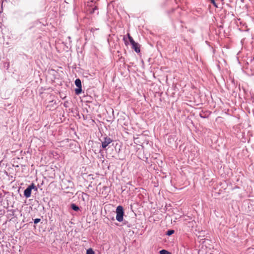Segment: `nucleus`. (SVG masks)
I'll use <instances>...</instances> for the list:
<instances>
[{
  "instance_id": "nucleus-1",
  "label": "nucleus",
  "mask_w": 254,
  "mask_h": 254,
  "mask_svg": "<svg viewBox=\"0 0 254 254\" xmlns=\"http://www.w3.org/2000/svg\"><path fill=\"white\" fill-rule=\"evenodd\" d=\"M116 220L119 222H122L123 221L124 210L122 206H118L116 208Z\"/></svg>"
},
{
  "instance_id": "nucleus-2",
  "label": "nucleus",
  "mask_w": 254,
  "mask_h": 254,
  "mask_svg": "<svg viewBox=\"0 0 254 254\" xmlns=\"http://www.w3.org/2000/svg\"><path fill=\"white\" fill-rule=\"evenodd\" d=\"M113 142V140L109 137H105L102 141V148L107 150L106 147Z\"/></svg>"
},
{
  "instance_id": "nucleus-3",
  "label": "nucleus",
  "mask_w": 254,
  "mask_h": 254,
  "mask_svg": "<svg viewBox=\"0 0 254 254\" xmlns=\"http://www.w3.org/2000/svg\"><path fill=\"white\" fill-rule=\"evenodd\" d=\"M75 84L77 87L75 89V93L76 95H79L82 92V85L81 80L79 78L76 79L75 81Z\"/></svg>"
},
{
  "instance_id": "nucleus-4",
  "label": "nucleus",
  "mask_w": 254,
  "mask_h": 254,
  "mask_svg": "<svg viewBox=\"0 0 254 254\" xmlns=\"http://www.w3.org/2000/svg\"><path fill=\"white\" fill-rule=\"evenodd\" d=\"M132 49L136 52L137 53H139L140 52V46L139 45L135 42L134 44H131Z\"/></svg>"
},
{
  "instance_id": "nucleus-5",
  "label": "nucleus",
  "mask_w": 254,
  "mask_h": 254,
  "mask_svg": "<svg viewBox=\"0 0 254 254\" xmlns=\"http://www.w3.org/2000/svg\"><path fill=\"white\" fill-rule=\"evenodd\" d=\"M31 190L28 187L24 191V195L26 198H29L31 194Z\"/></svg>"
},
{
  "instance_id": "nucleus-6",
  "label": "nucleus",
  "mask_w": 254,
  "mask_h": 254,
  "mask_svg": "<svg viewBox=\"0 0 254 254\" xmlns=\"http://www.w3.org/2000/svg\"><path fill=\"white\" fill-rule=\"evenodd\" d=\"M209 115V112L208 111L204 112L202 111L199 113V116L202 118H206L208 117V115Z\"/></svg>"
},
{
  "instance_id": "nucleus-7",
  "label": "nucleus",
  "mask_w": 254,
  "mask_h": 254,
  "mask_svg": "<svg viewBox=\"0 0 254 254\" xmlns=\"http://www.w3.org/2000/svg\"><path fill=\"white\" fill-rule=\"evenodd\" d=\"M71 208L75 211H77L79 210V207L74 203H72L71 204Z\"/></svg>"
},
{
  "instance_id": "nucleus-8",
  "label": "nucleus",
  "mask_w": 254,
  "mask_h": 254,
  "mask_svg": "<svg viewBox=\"0 0 254 254\" xmlns=\"http://www.w3.org/2000/svg\"><path fill=\"white\" fill-rule=\"evenodd\" d=\"M160 254H171L170 252L166 250H162L159 252Z\"/></svg>"
},
{
  "instance_id": "nucleus-9",
  "label": "nucleus",
  "mask_w": 254,
  "mask_h": 254,
  "mask_svg": "<svg viewBox=\"0 0 254 254\" xmlns=\"http://www.w3.org/2000/svg\"><path fill=\"white\" fill-rule=\"evenodd\" d=\"M29 188L32 190V189L34 190H37V188L35 186V185L32 183L30 186H28Z\"/></svg>"
},
{
  "instance_id": "nucleus-10",
  "label": "nucleus",
  "mask_w": 254,
  "mask_h": 254,
  "mask_svg": "<svg viewBox=\"0 0 254 254\" xmlns=\"http://www.w3.org/2000/svg\"><path fill=\"white\" fill-rule=\"evenodd\" d=\"M128 38L131 45L135 43V41L133 39L132 37L130 36V35L129 34H128Z\"/></svg>"
},
{
  "instance_id": "nucleus-11",
  "label": "nucleus",
  "mask_w": 254,
  "mask_h": 254,
  "mask_svg": "<svg viewBox=\"0 0 254 254\" xmlns=\"http://www.w3.org/2000/svg\"><path fill=\"white\" fill-rule=\"evenodd\" d=\"M175 232L174 230H169L166 232V235L168 236H171L173 234H174Z\"/></svg>"
},
{
  "instance_id": "nucleus-12",
  "label": "nucleus",
  "mask_w": 254,
  "mask_h": 254,
  "mask_svg": "<svg viewBox=\"0 0 254 254\" xmlns=\"http://www.w3.org/2000/svg\"><path fill=\"white\" fill-rule=\"evenodd\" d=\"M86 254H95V253L91 248H90L87 250Z\"/></svg>"
},
{
  "instance_id": "nucleus-13",
  "label": "nucleus",
  "mask_w": 254,
  "mask_h": 254,
  "mask_svg": "<svg viewBox=\"0 0 254 254\" xmlns=\"http://www.w3.org/2000/svg\"><path fill=\"white\" fill-rule=\"evenodd\" d=\"M98 8L97 6H94V7L90 9V12L91 13H94L95 12L96 10H97Z\"/></svg>"
},
{
  "instance_id": "nucleus-14",
  "label": "nucleus",
  "mask_w": 254,
  "mask_h": 254,
  "mask_svg": "<svg viewBox=\"0 0 254 254\" xmlns=\"http://www.w3.org/2000/svg\"><path fill=\"white\" fill-rule=\"evenodd\" d=\"M211 2L213 4V5L215 7H218V6L216 4V3L215 2V0H210Z\"/></svg>"
},
{
  "instance_id": "nucleus-15",
  "label": "nucleus",
  "mask_w": 254,
  "mask_h": 254,
  "mask_svg": "<svg viewBox=\"0 0 254 254\" xmlns=\"http://www.w3.org/2000/svg\"><path fill=\"white\" fill-rule=\"evenodd\" d=\"M41 221V219L40 218H36L34 220V223L35 224H37Z\"/></svg>"
},
{
  "instance_id": "nucleus-16",
  "label": "nucleus",
  "mask_w": 254,
  "mask_h": 254,
  "mask_svg": "<svg viewBox=\"0 0 254 254\" xmlns=\"http://www.w3.org/2000/svg\"><path fill=\"white\" fill-rule=\"evenodd\" d=\"M96 30H97V29H95V28H91L90 29V31H91V32H93H93H94V31H95Z\"/></svg>"
},
{
  "instance_id": "nucleus-17",
  "label": "nucleus",
  "mask_w": 254,
  "mask_h": 254,
  "mask_svg": "<svg viewBox=\"0 0 254 254\" xmlns=\"http://www.w3.org/2000/svg\"><path fill=\"white\" fill-rule=\"evenodd\" d=\"M102 151V149H100V151H99V152H100V153H101Z\"/></svg>"
},
{
  "instance_id": "nucleus-18",
  "label": "nucleus",
  "mask_w": 254,
  "mask_h": 254,
  "mask_svg": "<svg viewBox=\"0 0 254 254\" xmlns=\"http://www.w3.org/2000/svg\"><path fill=\"white\" fill-rule=\"evenodd\" d=\"M253 60H254V58H253Z\"/></svg>"
}]
</instances>
